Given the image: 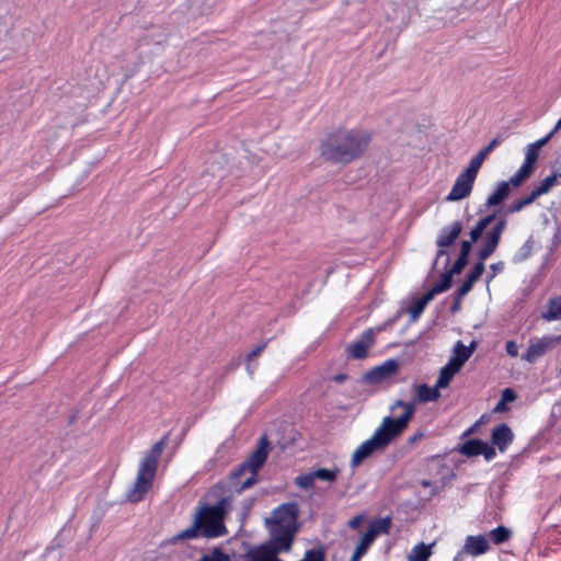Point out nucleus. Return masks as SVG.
<instances>
[{
	"label": "nucleus",
	"mask_w": 561,
	"mask_h": 561,
	"mask_svg": "<svg viewBox=\"0 0 561 561\" xmlns=\"http://www.w3.org/2000/svg\"><path fill=\"white\" fill-rule=\"evenodd\" d=\"M484 161L482 159L477 158L476 156L471 158L469 164L466 167L465 171L473 176H478L479 169L481 168Z\"/></svg>",
	"instance_id": "42"
},
{
	"label": "nucleus",
	"mask_w": 561,
	"mask_h": 561,
	"mask_svg": "<svg viewBox=\"0 0 561 561\" xmlns=\"http://www.w3.org/2000/svg\"><path fill=\"white\" fill-rule=\"evenodd\" d=\"M300 561H325L324 552L319 549L308 550Z\"/></svg>",
	"instance_id": "40"
},
{
	"label": "nucleus",
	"mask_w": 561,
	"mask_h": 561,
	"mask_svg": "<svg viewBox=\"0 0 561 561\" xmlns=\"http://www.w3.org/2000/svg\"><path fill=\"white\" fill-rule=\"evenodd\" d=\"M559 176L552 171L551 175L543 179L536 187H534L533 192L539 197L543 194H547L551 187L556 184Z\"/></svg>",
	"instance_id": "32"
},
{
	"label": "nucleus",
	"mask_w": 561,
	"mask_h": 561,
	"mask_svg": "<svg viewBox=\"0 0 561 561\" xmlns=\"http://www.w3.org/2000/svg\"><path fill=\"white\" fill-rule=\"evenodd\" d=\"M362 523V517L360 516H355L353 517L350 522H348V526L351 528H357Z\"/></svg>",
	"instance_id": "50"
},
{
	"label": "nucleus",
	"mask_w": 561,
	"mask_h": 561,
	"mask_svg": "<svg viewBox=\"0 0 561 561\" xmlns=\"http://www.w3.org/2000/svg\"><path fill=\"white\" fill-rule=\"evenodd\" d=\"M231 508L229 497L221 499L216 505L201 506L193 519V524L179 533L175 539H193L198 536L206 538L220 537L227 534L224 519L228 511Z\"/></svg>",
	"instance_id": "4"
},
{
	"label": "nucleus",
	"mask_w": 561,
	"mask_h": 561,
	"mask_svg": "<svg viewBox=\"0 0 561 561\" xmlns=\"http://www.w3.org/2000/svg\"><path fill=\"white\" fill-rule=\"evenodd\" d=\"M451 283H453V276H451V273H445L442 275V278L438 283H436L430 290L428 293L432 295V297L434 298L437 294H440L443 291H446L450 286H451Z\"/></svg>",
	"instance_id": "33"
},
{
	"label": "nucleus",
	"mask_w": 561,
	"mask_h": 561,
	"mask_svg": "<svg viewBox=\"0 0 561 561\" xmlns=\"http://www.w3.org/2000/svg\"><path fill=\"white\" fill-rule=\"evenodd\" d=\"M551 136L552 133L527 146L524 161L525 164L535 169L537 159L539 157V151L548 142Z\"/></svg>",
	"instance_id": "20"
},
{
	"label": "nucleus",
	"mask_w": 561,
	"mask_h": 561,
	"mask_svg": "<svg viewBox=\"0 0 561 561\" xmlns=\"http://www.w3.org/2000/svg\"><path fill=\"white\" fill-rule=\"evenodd\" d=\"M541 317L546 321L561 320V297L551 298Z\"/></svg>",
	"instance_id": "24"
},
{
	"label": "nucleus",
	"mask_w": 561,
	"mask_h": 561,
	"mask_svg": "<svg viewBox=\"0 0 561 561\" xmlns=\"http://www.w3.org/2000/svg\"><path fill=\"white\" fill-rule=\"evenodd\" d=\"M277 388V383L276 382H272L271 385H267L266 389L270 391V392H275Z\"/></svg>",
	"instance_id": "55"
},
{
	"label": "nucleus",
	"mask_w": 561,
	"mask_h": 561,
	"mask_svg": "<svg viewBox=\"0 0 561 561\" xmlns=\"http://www.w3.org/2000/svg\"><path fill=\"white\" fill-rule=\"evenodd\" d=\"M510 537H511V531L503 526H500L490 531V538L496 545H500V543L508 540Z\"/></svg>",
	"instance_id": "34"
},
{
	"label": "nucleus",
	"mask_w": 561,
	"mask_h": 561,
	"mask_svg": "<svg viewBox=\"0 0 561 561\" xmlns=\"http://www.w3.org/2000/svg\"><path fill=\"white\" fill-rule=\"evenodd\" d=\"M552 171L557 174V176L561 178V154L558 157V159L553 163Z\"/></svg>",
	"instance_id": "49"
},
{
	"label": "nucleus",
	"mask_w": 561,
	"mask_h": 561,
	"mask_svg": "<svg viewBox=\"0 0 561 561\" xmlns=\"http://www.w3.org/2000/svg\"><path fill=\"white\" fill-rule=\"evenodd\" d=\"M534 242L531 240H527L514 254V261L520 262L529 257L533 252Z\"/></svg>",
	"instance_id": "35"
},
{
	"label": "nucleus",
	"mask_w": 561,
	"mask_h": 561,
	"mask_svg": "<svg viewBox=\"0 0 561 561\" xmlns=\"http://www.w3.org/2000/svg\"><path fill=\"white\" fill-rule=\"evenodd\" d=\"M460 301H461V299H459V296L457 295L456 300H455V304H454V306H453V308H451V311H453V312L458 311V309H459V307H460Z\"/></svg>",
	"instance_id": "51"
},
{
	"label": "nucleus",
	"mask_w": 561,
	"mask_h": 561,
	"mask_svg": "<svg viewBox=\"0 0 561 561\" xmlns=\"http://www.w3.org/2000/svg\"><path fill=\"white\" fill-rule=\"evenodd\" d=\"M472 243H474V242L471 240L462 241L459 255H463V256L468 257V255L471 251Z\"/></svg>",
	"instance_id": "45"
},
{
	"label": "nucleus",
	"mask_w": 561,
	"mask_h": 561,
	"mask_svg": "<svg viewBox=\"0 0 561 561\" xmlns=\"http://www.w3.org/2000/svg\"><path fill=\"white\" fill-rule=\"evenodd\" d=\"M462 231V225L460 221H455L449 228L444 229L438 239L437 245L439 248H447L451 245Z\"/></svg>",
	"instance_id": "19"
},
{
	"label": "nucleus",
	"mask_w": 561,
	"mask_h": 561,
	"mask_svg": "<svg viewBox=\"0 0 561 561\" xmlns=\"http://www.w3.org/2000/svg\"><path fill=\"white\" fill-rule=\"evenodd\" d=\"M484 272V263L478 262L471 273L468 275L467 279L458 289L459 299H462L473 287L474 283L481 277Z\"/></svg>",
	"instance_id": "21"
},
{
	"label": "nucleus",
	"mask_w": 561,
	"mask_h": 561,
	"mask_svg": "<svg viewBox=\"0 0 561 561\" xmlns=\"http://www.w3.org/2000/svg\"><path fill=\"white\" fill-rule=\"evenodd\" d=\"M314 480L316 478L313 476V472H309L306 474L298 476L296 478V484L301 489H309L313 485Z\"/></svg>",
	"instance_id": "37"
},
{
	"label": "nucleus",
	"mask_w": 561,
	"mask_h": 561,
	"mask_svg": "<svg viewBox=\"0 0 561 561\" xmlns=\"http://www.w3.org/2000/svg\"><path fill=\"white\" fill-rule=\"evenodd\" d=\"M424 437V432L423 431H417L415 432L410 438H409V444L410 445H414L416 443H419L422 438Z\"/></svg>",
	"instance_id": "47"
},
{
	"label": "nucleus",
	"mask_w": 561,
	"mask_h": 561,
	"mask_svg": "<svg viewBox=\"0 0 561 561\" xmlns=\"http://www.w3.org/2000/svg\"><path fill=\"white\" fill-rule=\"evenodd\" d=\"M535 169L525 163L520 165V168L510 178L507 183H510L513 190L520 187L534 173Z\"/></svg>",
	"instance_id": "23"
},
{
	"label": "nucleus",
	"mask_w": 561,
	"mask_h": 561,
	"mask_svg": "<svg viewBox=\"0 0 561 561\" xmlns=\"http://www.w3.org/2000/svg\"><path fill=\"white\" fill-rule=\"evenodd\" d=\"M500 144V140L499 138H494L490 141V144L488 145V147L494 149L497 145Z\"/></svg>",
	"instance_id": "53"
},
{
	"label": "nucleus",
	"mask_w": 561,
	"mask_h": 561,
	"mask_svg": "<svg viewBox=\"0 0 561 561\" xmlns=\"http://www.w3.org/2000/svg\"><path fill=\"white\" fill-rule=\"evenodd\" d=\"M503 267L504 265L502 262L491 264L490 268L492 270V275L490 276V278H493L496 275V273L503 270Z\"/></svg>",
	"instance_id": "48"
},
{
	"label": "nucleus",
	"mask_w": 561,
	"mask_h": 561,
	"mask_svg": "<svg viewBox=\"0 0 561 561\" xmlns=\"http://www.w3.org/2000/svg\"><path fill=\"white\" fill-rule=\"evenodd\" d=\"M535 169L525 163L520 165V168L510 178L507 183H510L513 190L520 187L534 173Z\"/></svg>",
	"instance_id": "22"
},
{
	"label": "nucleus",
	"mask_w": 561,
	"mask_h": 561,
	"mask_svg": "<svg viewBox=\"0 0 561 561\" xmlns=\"http://www.w3.org/2000/svg\"><path fill=\"white\" fill-rule=\"evenodd\" d=\"M298 516L299 510L296 503H284L276 507L270 517L265 518L270 535L265 543L278 551L289 552L299 530Z\"/></svg>",
	"instance_id": "3"
},
{
	"label": "nucleus",
	"mask_w": 561,
	"mask_h": 561,
	"mask_svg": "<svg viewBox=\"0 0 561 561\" xmlns=\"http://www.w3.org/2000/svg\"><path fill=\"white\" fill-rule=\"evenodd\" d=\"M421 484L424 488H432V492L431 493L435 494V493L442 491L445 488L446 481H445V479H440V480H422Z\"/></svg>",
	"instance_id": "38"
},
{
	"label": "nucleus",
	"mask_w": 561,
	"mask_h": 561,
	"mask_svg": "<svg viewBox=\"0 0 561 561\" xmlns=\"http://www.w3.org/2000/svg\"><path fill=\"white\" fill-rule=\"evenodd\" d=\"M490 548L489 540L485 536H468L466 538L462 551L459 553L470 554L472 557H477L485 553Z\"/></svg>",
	"instance_id": "13"
},
{
	"label": "nucleus",
	"mask_w": 561,
	"mask_h": 561,
	"mask_svg": "<svg viewBox=\"0 0 561 561\" xmlns=\"http://www.w3.org/2000/svg\"><path fill=\"white\" fill-rule=\"evenodd\" d=\"M467 261H468V257H466L463 255H459L458 259L456 260V262L454 263L453 267L450 268V271H448L447 273H451V276L454 274L461 273V271L463 270V267L467 264Z\"/></svg>",
	"instance_id": "43"
},
{
	"label": "nucleus",
	"mask_w": 561,
	"mask_h": 561,
	"mask_svg": "<svg viewBox=\"0 0 561 561\" xmlns=\"http://www.w3.org/2000/svg\"><path fill=\"white\" fill-rule=\"evenodd\" d=\"M460 370L453 366L450 363H447L439 371L438 379L436 380L437 388H446L454 376L458 374Z\"/></svg>",
	"instance_id": "27"
},
{
	"label": "nucleus",
	"mask_w": 561,
	"mask_h": 561,
	"mask_svg": "<svg viewBox=\"0 0 561 561\" xmlns=\"http://www.w3.org/2000/svg\"><path fill=\"white\" fill-rule=\"evenodd\" d=\"M266 343H262L256 345L250 353L247 355V371L249 375H253L256 370L257 363L256 358L262 354V352L265 350Z\"/></svg>",
	"instance_id": "29"
},
{
	"label": "nucleus",
	"mask_w": 561,
	"mask_h": 561,
	"mask_svg": "<svg viewBox=\"0 0 561 561\" xmlns=\"http://www.w3.org/2000/svg\"><path fill=\"white\" fill-rule=\"evenodd\" d=\"M474 350V342H472L470 346H466L462 342L458 341L454 346L453 356L450 357L448 363H450L453 366L457 367L460 370L465 363L470 358Z\"/></svg>",
	"instance_id": "14"
},
{
	"label": "nucleus",
	"mask_w": 561,
	"mask_h": 561,
	"mask_svg": "<svg viewBox=\"0 0 561 561\" xmlns=\"http://www.w3.org/2000/svg\"><path fill=\"white\" fill-rule=\"evenodd\" d=\"M398 369L396 360H388L385 364L374 368L365 375V378L370 382H380L386 378L392 376Z\"/></svg>",
	"instance_id": "16"
},
{
	"label": "nucleus",
	"mask_w": 561,
	"mask_h": 561,
	"mask_svg": "<svg viewBox=\"0 0 561 561\" xmlns=\"http://www.w3.org/2000/svg\"><path fill=\"white\" fill-rule=\"evenodd\" d=\"M559 344H561V334L553 336L543 335L541 337L530 339L527 350L522 355V360L529 364L536 363L545 354L554 350Z\"/></svg>",
	"instance_id": "7"
},
{
	"label": "nucleus",
	"mask_w": 561,
	"mask_h": 561,
	"mask_svg": "<svg viewBox=\"0 0 561 561\" xmlns=\"http://www.w3.org/2000/svg\"><path fill=\"white\" fill-rule=\"evenodd\" d=\"M268 442L266 437H262L256 449L249 456V458L240 465L238 470L233 472V478L249 474L241 483L239 491L252 486L256 482L257 471L262 468L267 458Z\"/></svg>",
	"instance_id": "6"
},
{
	"label": "nucleus",
	"mask_w": 561,
	"mask_h": 561,
	"mask_svg": "<svg viewBox=\"0 0 561 561\" xmlns=\"http://www.w3.org/2000/svg\"><path fill=\"white\" fill-rule=\"evenodd\" d=\"M484 161L482 159L477 158L476 156L471 158L469 164L466 167L465 171L473 176H478L479 169L481 168Z\"/></svg>",
	"instance_id": "41"
},
{
	"label": "nucleus",
	"mask_w": 561,
	"mask_h": 561,
	"mask_svg": "<svg viewBox=\"0 0 561 561\" xmlns=\"http://www.w3.org/2000/svg\"><path fill=\"white\" fill-rule=\"evenodd\" d=\"M377 331H379V329H377V330L368 329L367 331H365L358 341H356L355 343H353L352 345H350L347 347L348 354L353 358H358V359L366 357L369 347L375 342V335H376Z\"/></svg>",
	"instance_id": "12"
},
{
	"label": "nucleus",
	"mask_w": 561,
	"mask_h": 561,
	"mask_svg": "<svg viewBox=\"0 0 561 561\" xmlns=\"http://www.w3.org/2000/svg\"><path fill=\"white\" fill-rule=\"evenodd\" d=\"M505 227L506 220L504 218H501L499 219L496 225L490 231L486 232L482 247L479 251L480 262L483 263L484 260H486L491 254L494 253L500 243Z\"/></svg>",
	"instance_id": "10"
},
{
	"label": "nucleus",
	"mask_w": 561,
	"mask_h": 561,
	"mask_svg": "<svg viewBox=\"0 0 561 561\" xmlns=\"http://www.w3.org/2000/svg\"><path fill=\"white\" fill-rule=\"evenodd\" d=\"M476 157H477V158H479V159H482V160L484 161V160L486 159V157H488V156H486L482 150H480V151L476 154Z\"/></svg>",
	"instance_id": "56"
},
{
	"label": "nucleus",
	"mask_w": 561,
	"mask_h": 561,
	"mask_svg": "<svg viewBox=\"0 0 561 561\" xmlns=\"http://www.w3.org/2000/svg\"><path fill=\"white\" fill-rule=\"evenodd\" d=\"M459 451L467 457L483 455L488 461L495 457V449L486 442L478 438H472L465 442Z\"/></svg>",
	"instance_id": "11"
},
{
	"label": "nucleus",
	"mask_w": 561,
	"mask_h": 561,
	"mask_svg": "<svg viewBox=\"0 0 561 561\" xmlns=\"http://www.w3.org/2000/svg\"><path fill=\"white\" fill-rule=\"evenodd\" d=\"M494 215H489L480 219L470 231V240L477 242L484 232L485 228L493 221Z\"/></svg>",
	"instance_id": "30"
},
{
	"label": "nucleus",
	"mask_w": 561,
	"mask_h": 561,
	"mask_svg": "<svg viewBox=\"0 0 561 561\" xmlns=\"http://www.w3.org/2000/svg\"><path fill=\"white\" fill-rule=\"evenodd\" d=\"M433 545H425L423 542L416 545L409 553L408 561H427L432 556Z\"/></svg>",
	"instance_id": "26"
},
{
	"label": "nucleus",
	"mask_w": 561,
	"mask_h": 561,
	"mask_svg": "<svg viewBox=\"0 0 561 561\" xmlns=\"http://www.w3.org/2000/svg\"><path fill=\"white\" fill-rule=\"evenodd\" d=\"M505 409V402L501 399V401L496 404L495 407V411L499 412V411H503Z\"/></svg>",
	"instance_id": "52"
},
{
	"label": "nucleus",
	"mask_w": 561,
	"mask_h": 561,
	"mask_svg": "<svg viewBox=\"0 0 561 561\" xmlns=\"http://www.w3.org/2000/svg\"><path fill=\"white\" fill-rule=\"evenodd\" d=\"M165 446L167 439L162 438L144 456L138 467L137 476L127 491L126 499L128 502L136 503L141 501L151 489L158 463Z\"/></svg>",
	"instance_id": "5"
},
{
	"label": "nucleus",
	"mask_w": 561,
	"mask_h": 561,
	"mask_svg": "<svg viewBox=\"0 0 561 561\" xmlns=\"http://www.w3.org/2000/svg\"><path fill=\"white\" fill-rule=\"evenodd\" d=\"M492 150H493V149H492V148H490V147H488V146H486L485 148H483V149H482V151H483L486 156H489V153H490Z\"/></svg>",
	"instance_id": "58"
},
{
	"label": "nucleus",
	"mask_w": 561,
	"mask_h": 561,
	"mask_svg": "<svg viewBox=\"0 0 561 561\" xmlns=\"http://www.w3.org/2000/svg\"><path fill=\"white\" fill-rule=\"evenodd\" d=\"M443 254H445V251L442 249V250H439V251H438V253H437V257H439V256H440V255H443Z\"/></svg>",
	"instance_id": "59"
},
{
	"label": "nucleus",
	"mask_w": 561,
	"mask_h": 561,
	"mask_svg": "<svg viewBox=\"0 0 561 561\" xmlns=\"http://www.w3.org/2000/svg\"><path fill=\"white\" fill-rule=\"evenodd\" d=\"M559 129H561V118L558 121V123H557V125H556L554 129L551 131V133H552V135H553L557 130H559Z\"/></svg>",
	"instance_id": "57"
},
{
	"label": "nucleus",
	"mask_w": 561,
	"mask_h": 561,
	"mask_svg": "<svg viewBox=\"0 0 561 561\" xmlns=\"http://www.w3.org/2000/svg\"><path fill=\"white\" fill-rule=\"evenodd\" d=\"M345 379H346V375H343V374L336 375V376L334 377V380H335L336 382H340V383H341V382H343Z\"/></svg>",
	"instance_id": "54"
},
{
	"label": "nucleus",
	"mask_w": 561,
	"mask_h": 561,
	"mask_svg": "<svg viewBox=\"0 0 561 561\" xmlns=\"http://www.w3.org/2000/svg\"><path fill=\"white\" fill-rule=\"evenodd\" d=\"M198 561H229V556L220 549H214L210 553L203 556Z\"/></svg>",
	"instance_id": "39"
},
{
	"label": "nucleus",
	"mask_w": 561,
	"mask_h": 561,
	"mask_svg": "<svg viewBox=\"0 0 561 561\" xmlns=\"http://www.w3.org/2000/svg\"><path fill=\"white\" fill-rule=\"evenodd\" d=\"M476 176L469 174L465 170H462L446 196L447 202H460L467 197H469L472 193L473 185L476 182Z\"/></svg>",
	"instance_id": "9"
},
{
	"label": "nucleus",
	"mask_w": 561,
	"mask_h": 561,
	"mask_svg": "<svg viewBox=\"0 0 561 561\" xmlns=\"http://www.w3.org/2000/svg\"><path fill=\"white\" fill-rule=\"evenodd\" d=\"M537 198H538V196L531 191L529 195L514 201L510 205L507 211L511 214L518 213L522 209H524L526 206H529L530 204H533Z\"/></svg>",
	"instance_id": "31"
},
{
	"label": "nucleus",
	"mask_w": 561,
	"mask_h": 561,
	"mask_svg": "<svg viewBox=\"0 0 561 561\" xmlns=\"http://www.w3.org/2000/svg\"><path fill=\"white\" fill-rule=\"evenodd\" d=\"M505 350L507 355H510L511 357H516L518 355V345L515 341L506 342Z\"/></svg>",
	"instance_id": "44"
},
{
	"label": "nucleus",
	"mask_w": 561,
	"mask_h": 561,
	"mask_svg": "<svg viewBox=\"0 0 561 561\" xmlns=\"http://www.w3.org/2000/svg\"><path fill=\"white\" fill-rule=\"evenodd\" d=\"M439 390L440 388H437L436 383L434 387L421 385L416 388L417 400L420 402L436 401L440 397Z\"/></svg>",
	"instance_id": "25"
},
{
	"label": "nucleus",
	"mask_w": 561,
	"mask_h": 561,
	"mask_svg": "<svg viewBox=\"0 0 561 561\" xmlns=\"http://www.w3.org/2000/svg\"><path fill=\"white\" fill-rule=\"evenodd\" d=\"M313 472L316 479L332 482L336 479L339 470H330L325 468L317 469Z\"/></svg>",
	"instance_id": "36"
},
{
	"label": "nucleus",
	"mask_w": 561,
	"mask_h": 561,
	"mask_svg": "<svg viewBox=\"0 0 561 561\" xmlns=\"http://www.w3.org/2000/svg\"><path fill=\"white\" fill-rule=\"evenodd\" d=\"M513 432L506 424H501L493 428L491 433V442L499 448L500 451H504L513 440Z\"/></svg>",
	"instance_id": "15"
},
{
	"label": "nucleus",
	"mask_w": 561,
	"mask_h": 561,
	"mask_svg": "<svg viewBox=\"0 0 561 561\" xmlns=\"http://www.w3.org/2000/svg\"><path fill=\"white\" fill-rule=\"evenodd\" d=\"M279 553H283V551L263 543L249 554L248 561H283L278 558Z\"/></svg>",
	"instance_id": "17"
},
{
	"label": "nucleus",
	"mask_w": 561,
	"mask_h": 561,
	"mask_svg": "<svg viewBox=\"0 0 561 561\" xmlns=\"http://www.w3.org/2000/svg\"><path fill=\"white\" fill-rule=\"evenodd\" d=\"M398 409L401 410L399 415L385 416L373 436L355 449L351 459L353 468L359 466L362 461L374 454L386 450V448L400 437L408 428V425L414 415L415 405L411 402L398 400L390 407V411L391 413H394Z\"/></svg>",
	"instance_id": "2"
},
{
	"label": "nucleus",
	"mask_w": 561,
	"mask_h": 561,
	"mask_svg": "<svg viewBox=\"0 0 561 561\" xmlns=\"http://www.w3.org/2000/svg\"><path fill=\"white\" fill-rule=\"evenodd\" d=\"M433 299L432 295L427 291L423 297L413 301L409 308L411 319L415 321L425 309L426 305Z\"/></svg>",
	"instance_id": "28"
},
{
	"label": "nucleus",
	"mask_w": 561,
	"mask_h": 561,
	"mask_svg": "<svg viewBox=\"0 0 561 561\" xmlns=\"http://www.w3.org/2000/svg\"><path fill=\"white\" fill-rule=\"evenodd\" d=\"M515 399H516V394H515L514 390H512L510 388L503 390V392H502V400L505 403L506 402H513Z\"/></svg>",
	"instance_id": "46"
},
{
	"label": "nucleus",
	"mask_w": 561,
	"mask_h": 561,
	"mask_svg": "<svg viewBox=\"0 0 561 561\" xmlns=\"http://www.w3.org/2000/svg\"><path fill=\"white\" fill-rule=\"evenodd\" d=\"M513 188L511 187L510 183H507L506 181L500 182L494 188V191L486 198L485 205L488 207H494L502 204L505 199L508 198Z\"/></svg>",
	"instance_id": "18"
},
{
	"label": "nucleus",
	"mask_w": 561,
	"mask_h": 561,
	"mask_svg": "<svg viewBox=\"0 0 561 561\" xmlns=\"http://www.w3.org/2000/svg\"><path fill=\"white\" fill-rule=\"evenodd\" d=\"M390 525L389 518H380L373 522L368 530L360 538L350 561H359L379 534H388Z\"/></svg>",
	"instance_id": "8"
},
{
	"label": "nucleus",
	"mask_w": 561,
	"mask_h": 561,
	"mask_svg": "<svg viewBox=\"0 0 561 561\" xmlns=\"http://www.w3.org/2000/svg\"><path fill=\"white\" fill-rule=\"evenodd\" d=\"M371 140V130L341 125L323 135L319 140L318 152L325 162L347 165L367 152Z\"/></svg>",
	"instance_id": "1"
}]
</instances>
